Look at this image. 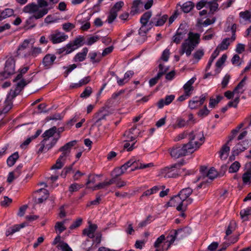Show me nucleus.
<instances>
[{
	"label": "nucleus",
	"mask_w": 251,
	"mask_h": 251,
	"mask_svg": "<svg viewBox=\"0 0 251 251\" xmlns=\"http://www.w3.org/2000/svg\"><path fill=\"white\" fill-rule=\"evenodd\" d=\"M193 190L190 187L182 189L176 196L171 199L170 203L172 206L176 207L178 211L186 210L187 206L191 204L193 199L189 198Z\"/></svg>",
	"instance_id": "1"
},
{
	"label": "nucleus",
	"mask_w": 251,
	"mask_h": 251,
	"mask_svg": "<svg viewBox=\"0 0 251 251\" xmlns=\"http://www.w3.org/2000/svg\"><path fill=\"white\" fill-rule=\"evenodd\" d=\"M48 3L45 0H39L38 4L35 3H29L23 8V12L29 14H32L30 19L34 18L36 20L41 19L46 15L49 12V8L46 7Z\"/></svg>",
	"instance_id": "2"
},
{
	"label": "nucleus",
	"mask_w": 251,
	"mask_h": 251,
	"mask_svg": "<svg viewBox=\"0 0 251 251\" xmlns=\"http://www.w3.org/2000/svg\"><path fill=\"white\" fill-rule=\"evenodd\" d=\"M200 42V34L190 32L188 34V38L181 46L179 54L181 55L186 53L187 56L191 54L192 51L198 45Z\"/></svg>",
	"instance_id": "3"
},
{
	"label": "nucleus",
	"mask_w": 251,
	"mask_h": 251,
	"mask_svg": "<svg viewBox=\"0 0 251 251\" xmlns=\"http://www.w3.org/2000/svg\"><path fill=\"white\" fill-rule=\"evenodd\" d=\"M189 142L187 143L189 144L192 148L193 152L199 148L202 144L204 141V137L202 131L199 130L193 131L188 134Z\"/></svg>",
	"instance_id": "4"
},
{
	"label": "nucleus",
	"mask_w": 251,
	"mask_h": 251,
	"mask_svg": "<svg viewBox=\"0 0 251 251\" xmlns=\"http://www.w3.org/2000/svg\"><path fill=\"white\" fill-rule=\"evenodd\" d=\"M183 164L182 162H179L171 165L170 167H165L161 170V174L166 178L175 177L179 175L182 174L180 168Z\"/></svg>",
	"instance_id": "5"
},
{
	"label": "nucleus",
	"mask_w": 251,
	"mask_h": 251,
	"mask_svg": "<svg viewBox=\"0 0 251 251\" xmlns=\"http://www.w3.org/2000/svg\"><path fill=\"white\" fill-rule=\"evenodd\" d=\"M191 146L189 144H184L182 146L176 145L169 150L171 156L174 158H178L185 156L188 153L193 152Z\"/></svg>",
	"instance_id": "6"
},
{
	"label": "nucleus",
	"mask_w": 251,
	"mask_h": 251,
	"mask_svg": "<svg viewBox=\"0 0 251 251\" xmlns=\"http://www.w3.org/2000/svg\"><path fill=\"white\" fill-rule=\"evenodd\" d=\"M31 40L25 39L18 46L16 51V56L24 58L30 57V50L31 44Z\"/></svg>",
	"instance_id": "7"
},
{
	"label": "nucleus",
	"mask_w": 251,
	"mask_h": 251,
	"mask_svg": "<svg viewBox=\"0 0 251 251\" xmlns=\"http://www.w3.org/2000/svg\"><path fill=\"white\" fill-rule=\"evenodd\" d=\"M68 36L58 30L52 31L49 35L48 39L53 44H59L66 40Z\"/></svg>",
	"instance_id": "8"
},
{
	"label": "nucleus",
	"mask_w": 251,
	"mask_h": 251,
	"mask_svg": "<svg viewBox=\"0 0 251 251\" xmlns=\"http://www.w3.org/2000/svg\"><path fill=\"white\" fill-rule=\"evenodd\" d=\"M15 62L13 58L9 57L6 60L3 72V76L8 77L15 73Z\"/></svg>",
	"instance_id": "9"
},
{
	"label": "nucleus",
	"mask_w": 251,
	"mask_h": 251,
	"mask_svg": "<svg viewBox=\"0 0 251 251\" xmlns=\"http://www.w3.org/2000/svg\"><path fill=\"white\" fill-rule=\"evenodd\" d=\"M168 19V16L166 14L161 15L158 14L152 18L150 23L151 25L160 26L163 25Z\"/></svg>",
	"instance_id": "10"
},
{
	"label": "nucleus",
	"mask_w": 251,
	"mask_h": 251,
	"mask_svg": "<svg viewBox=\"0 0 251 251\" xmlns=\"http://www.w3.org/2000/svg\"><path fill=\"white\" fill-rule=\"evenodd\" d=\"M76 140H73L66 143L63 146L61 147L59 149V151L62 152V154L60 155L61 158H64L66 159V157L69 155L71 149L76 144Z\"/></svg>",
	"instance_id": "11"
},
{
	"label": "nucleus",
	"mask_w": 251,
	"mask_h": 251,
	"mask_svg": "<svg viewBox=\"0 0 251 251\" xmlns=\"http://www.w3.org/2000/svg\"><path fill=\"white\" fill-rule=\"evenodd\" d=\"M187 33V29L184 28V26L181 25L177 29L176 33L173 38V41L176 44H179L181 41L184 39Z\"/></svg>",
	"instance_id": "12"
},
{
	"label": "nucleus",
	"mask_w": 251,
	"mask_h": 251,
	"mask_svg": "<svg viewBox=\"0 0 251 251\" xmlns=\"http://www.w3.org/2000/svg\"><path fill=\"white\" fill-rule=\"evenodd\" d=\"M56 58L54 54L48 53L46 54L42 60V64L46 69H48L53 64Z\"/></svg>",
	"instance_id": "13"
},
{
	"label": "nucleus",
	"mask_w": 251,
	"mask_h": 251,
	"mask_svg": "<svg viewBox=\"0 0 251 251\" xmlns=\"http://www.w3.org/2000/svg\"><path fill=\"white\" fill-rule=\"evenodd\" d=\"M250 145V141L248 140L243 141L237 144L233 148V152L235 154H238L240 152L246 150Z\"/></svg>",
	"instance_id": "14"
},
{
	"label": "nucleus",
	"mask_w": 251,
	"mask_h": 251,
	"mask_svg": "<svg viewBox=\"0 0 251 251\" xmlns=\"http://www.w3.org/2000/svg\"><path fill=\"white\" fill-rule=\"evenodd\" d=\"M58 138H53L50 144H47V142H44L42 140L41 143V147L39 149L38 152H43V150H45L46 151H49L50 150L53 146H54V145L56 143Z\"/></svg>",
	"instance_id": "15"
},
{
	"label": "nucleus",
	"mask_w": 251,
	"mask_h": 251,
	"mask_svg": "<svg viewBox=\"0 0 251 251\" xmlns=\"http://www.w3.org/2000/svg\"><path fill=\"white\" fill-rule=\"evenodd\" d=\"M150 28L151 27H148L147 25L142 24L138 32V35L141 36V38L137 39V41L140 43L144 42L146 39L147 33Z\"/></svg>",
	"instance_id": "16"
},
{
	"label": "nucleus",
	"mask_w": 251,
	"mask_h": 251,
	"mask_svg": "<svg viewBox=\"0 0 251 251\" xmlns=\"http://www.w3.org/2000/svg\"><path fill=\"white\" fill-rule=\"evenodd\" d=\"M97 226L96 224H90L88 228H85L83 230V233L84 234L87 235L90 238H93L95 237L94 233L97 229Z\"/></svg>",
	"instance_id": "17"
},
{
	"label": "nucleus",
	"mask_w": 251,
	"mask_h": 251,
	"mask_svg": "<svg viewBox=\"0 0 251 251\" xmlns=\"http://www.w3.org/2000/svg\"><path fill=\"white\" fill-rule=\"evenodd\" d=\"M175 96L171 95L167 96L165 100L161 99L157 103V105L159 108H162L165 105H169L174 100Z\"/></svg>",
	"instance_id": "18"
},
{
	"label": "nucleus",
	"mask_w": 251,
	"mask_h": 251,
	"mask_svg": "<svg viewBox=\"0 0 251 251\" xmlns=\"http://www.w3.org/2000/svg\"><path fill=\"white\" fill-rule=\"evenodd\" d=\"M196 79V77H192L188 80L183 86V89L185 93L191 95V92L194 90V87L192 85Z\"/></svg>",
	"instance_id": "19"
},
{
	"label": "nucleus",
	"mask_w": 251,
	"mask_h": 251,
	"mask_svg": "<svg viewBox=\"0 0 251 251\" xmlns=\"http://www.w3.org/2000/svg\"><path fill=\"white\" fill-rule=\"evenodd\" d=\"M56 127L55 126H53L45 131V132L42 134V136L44 138V139L43 140V142H47L50 137H52L56 133Z\"/></svg>",
	"instance_id": "20"
},
{
	"label": "nucleus",
	"mask_w": 251,
	"mask_h": 251,
	"mask_svg": "<svg viewBox=\"0 0 251 251\" xmlns=\"http://www.w3.org/2000/svg\"><path fill=\"white\" fill-rule=\"evenodd\" d=\"M88 50L87 48H84L82 52L77 53L75 56L74 60L75 62H81L85 60Z\"/></svg>",
	"instance_id": "21"
},
{
	"label": "nucleus",
	"mask_w": 251,
	"mask_h": 251,
	"mask_svg": "<svg viewBox=\"0 0 251 251\" xmlns=\"http://www.w3.org/2000/svg\"><path fill=\"white\" fill-rule=\"evenodd\" d=\"M233 41L231 40V37L225 38L222 41L221 43L218 46L216 49H218L219 51L220 50H226L230 45V43Z\"/></svg>",
	"instance_id": "22"
},
{
	"label": "nucleus",
	"mask_w": 251,
	"mask_h": 251,
	"mask_svg": "<svg viewBox=\"0 0 251 251\" xmlns=\"http://www.w3.org/2000/svg\"><path fill=\"white\" fill-rule=\"evenodd\" d=\"M25 226V224L23 223L20 225H16L13 226L8 228L6 232L7 236L11 235L15 232L18 231L21 228H23Z\"/></svg>",
	"instance_id": "23"
},
{
	"label": "nucleus",
	"mask_w": 251,
	"mask_h": 251,
	"mask_svg": "<svg viewBox=\"0 0 251 251\" xmlns=\"http://www.w3.org/2000/svg\"><path fill=\"white\" fill-rule=\"evenodd\" d=\"M136 128V126H133L128 131H126L125 132L124 136L127 138L126 141H132L136 139L137 135H135L133 132Z\"/></svg>",
	"instance_id": "24"
},
{
	"label": "nucleus",
	"mask_w": 251,
	"mask_h": 251,
	"mask_svg": "<svg viewBox=\"0 0 251 251\" xmlns=\"http://www.w3.org/2000/svg\"><path fill=\"white\" fill-rule=\"evenodd\" d=\"M160 188L158 186H153L152 188L150 189H148L145 191L143 194L140 196V199L142 200L143 198L144 197H149L150 196L156 193L159 190Z\"/></svg>",
	"instance_id": "25"
},
{
	"label": "nucleus",
	"mask_w": 251,
	"mask_h": 251,
	"mask_svg": "<svg viewBox=\"0 0 251 251\" xmlns=\"http://www.w3.org/2000/svg\"><path fill=\"white\" fill-rule=\"evenodd\" d=\"M14 11L11 8H6L0 12V21L14 15Z\"/></svg>",
	"instance_id": "26"
},
{
	"label": "nucleus",
	"mask_w": 251,
	"mask_h": 251,
	"mask_svg": "<svg viewBox=\"0 0 251 251\" xmlns=\"http://www.w3.org/2000/svg\"><path fill=\"white\" fill-rule=\"evenodd\" d=\"M67 221V220H65L62 222H58L55 224L54 228L56 230V232L58 233L59 234L66 230V228L64 225L66 223Z\"/></svg>",
	"instance_id": "27"
},
{
	"label": "nucleus",
	"mask_w": 251,
	"mask_h": 251,
	"mask_svg": "<svg viewBox=\"0 0 251 251\" xmlns=\"http://www.w3.org/2000/svg\"><path fill=\"white\" fill-rule=\"evenodd\" d=\"M224 175L222 173H218L214 168H210L206 174V176L210 179L213 180L218 176H221Z\"/></svg>",
	"instance_id": "28"
},
{
	"label": "nucleus",
	"mask_w": 251,
	"mask_h": 251,
	"mask_svg": "<svg viewBox=\"0 0 251 251\" xmlns=\"http://www.w3.org/2000/svg\"><path fill=\"white\" fill-rule=\"evenodd\" d=\"M246 79L247 77L245 76L234 88V92L240 94H243L244 93V90L243 89V87L246 84Z\"/></svg>",
	"instance_id": "29"
},
{
	"label": "nucleus",
	"mask_w": 251,
	"mask_h": 251,
	"mask_svg": "<svg viewBox=\"0 0 251 251\" xmlns=\"http://www.w3.org/2000/svg\"><path fill=\"white\" fill-rule=\"evenodd\" d=\"M240 216L243 221H248V216L251 215V207L241 210L240 212Z\"/></svg>",
	"instance_id": "30"
},
{
	"label": "nucleus",
	"mask_w": 251,
	"mask_h": 251,
	"mask_svg": "<svg viewBox=\"0 0 251 251\" xmlns=\"http://www.w3.org/2000/svg\"><path fill=\"white\" fill-rule=\"evenodd\" d=\"M18 158L19 154L17 152H16L12 154L7 159V163L8 166H9V167L13 166L15 164L16 160L18 159Z\"/></svg>",
	"instance_id": "31"
},
{
	"label": "nucleus",
	"mask_w": 251,
	"mask_h": 251,
	"mask_svg": "<svg viewBox=\"0 0 251 251\" xmlns=\"http://www.w3.org/2000/svg\"><path fill=\"white\" fill-rule=\"evenodd\" d=\"M66 159L64 158L59 157L56 160V163L54 164L51 168V169H60L64 166Z\"/></svg>",
	"instance_id": "32"
},
{
	"label": "nucleus",
	"mask_w": 251,
	"mask_h": 251,
	"mask_svg": "<svg viewBox=\"0 0 251 251\" xmlns=\"http://www.w3.org/2000/svg\"><path fill=\"white\" fill-rule=\"evenodd\" d=\"M31 80L32 77L27 79H22L17 83L16 88L18 89L20 91H21L24 87L31 82Z\"/></svg>",
	"instance_id": "33"
},
{
	"label": "nucleus",
	"mask_w": 251,
	"mask_h": 251,
	"mask_svg": "<svg viewBox=\"0 0 251 251\" xmlns=\"http://www.w3.org/2000/svg\"><path fill=\"white\" fill-rule=\"evenodd\" d=\"M194 4L191 1H187L183 3L181 9L184 13H188L194 8Z\"/></svg>",
	"instance_id": "34"
},
{
	"label": "nucleus",
	"mask_w": 251,
	"mask_h": 251,
	"mask_svg": "<svg viewBox=\"0 0 251 251\" xmlns=\"http://www.w3.org/2000/svg\"><path fill=\"white\" fill-rule=\"evenodd\" d=\"M228 144L224 145L220 151V156L221 158L226 159L227 158L228 152L230 151L229 147L227 145Z\"/></svg>",
	"instance_id": "35"
},
{
	"label": "nucleus",
	"mask_w": 251,
	"mask_h": 251,
	"mask_svg": "<svg viewBox=\"0 0 251 251\" xmlns=\"http://www.w3.org/2000/svg\"><path fill=\"white\" fill-rule=\"evenodd\" d=\"M242 180L244 184H250L251 183V170H248L242 176Z\"/></svg>",
	"instance_id": "36"
},
{
	"label": "nucleus",
	"mask_w": 251,
	"mask_h": 251,
	"mask_svg": "<svg viewBox=\"0 0 251 251\" xmlns=\"http://www.w3.org/2000/svg\"><path fill=\"white\" fill-rule=\"evenodd\" d=\"M188 123V121H186L184 119L182 118H178L176 120V124L173 125V127L176 129L177 127L181 128L186 126Z\"/></svg>",
	"instance_id": "37"
},
{
	"label": "nucleus",
	"mask_w": 251,
	"mask_h": 251,
	"mask_svg": "<svg viewBox=\"0 0 251 251\" xmlns=\"http://www.w3.org/2000/svg\"><path fill=\"white\" fill-rule=\"evenodd\" d=\"M137 163L135 164V165L134 166L135 167L134 168L131 170L132 171H134L137 169H143L153 166V164L151 163L144 164L140 163L139 161H137Z\"/></svg>",
	"instance_id": "38"
},
{
	"label": "nucleus",
	"mask_w": 251,
	"mask_h": 251,
	"mask_svg": "<svg viewBox=\"0 0 251 251\" xmlns=\"http://www.w3.org/2000/svg\"><path fill=\"white\" fill-rule=\"evenodd\" d=\"M42 52V50L39 47H34L32 45L30 50V56L36 57Z\"/></svg>",
	"instance_id": "39"
},
{
	"label": "nucleus",
	"mask_w": 251,
	"mask_h": 251,
	"mask_svg": "<svg viewBox=\"0 0 251 251\" xmlns=\"http://www.w3.org/2000/svg\"><path fill=\"white\" fill-rule=\"evenodd\" d=\"M219 50H218V49H215V50L214 51V52L212 54V55L209 60L208 64L206 67V71H207L210 68L212 62H213L214 59L217 57V56L219 55Z\"/></svg>",
	"instance_id": "40"
},
{
	"label": "nucleus",
	"mask_w": 251,
	"mask_h": 251,
	"mask_svg": "<svg viewBox=\"0 0 251 251\" xmlns=\"http://www.w3.org/2000/svg\"><path fill=\"white\" fill-rule=\"evenodd\" d=\"M218 0H213L211 1L207 2V7L209 8L212 13L215 12L218 8V4L217 3Z\"/></svg>",
	"instance_id": "41"
},
{
	"label": "nucleus",
	"mask_w": 251,
	"mask_h": 251,
	"mask_svg": "<svg viewBox=\"0 0 251 251\" xmlns=\"http://www.w3.org/2000/svg\"><path fill=\"white\" fill-rule=\"evenodd\" d=\"M151 16V11L145 12L141 17L140 19V22L142 24L147 25V23Z\"/></svg>",
	"instance_id": "42"
},
{
	"label": "nucleus",
	"mask_w": 251,
	"mask_h": 251,
	"mask_svg": "<svg viewBox=\"0 0 251 251\" xmlns=\"http://www.w3.org/2000/svg\"><path fill=\"white\" fill-rule=\"evenodd\" d=\"M240 166V164L239 162L235 161L230 165V167L229 168V173H233L237 172L239 170Z\"/></svg>",
	"instance_id": "43"
},
{
	"label": "nucleus",
	"mask_w": 251,
	"mask_h": 251,
	"mask_svg": "<svg viewBox=\"0 0 251 251\" xmlns=\"http://www.w3.org/2000/svg\"><path fill=\"white\" fill-rule=\"evenodd\" d=\"M12 107V103L10 100H6L5 101L4 106L2 110V111H0V115L2 113H7Z\"/></svg>",
	"instance_id": "44"
},
{
	"label": "nucleus",
	"mask_w": 251,
	"mask_h": 251,
	"mask_svg": "<svg viewBox=\"0 0 251 251\" xmlns=\"http://www.w3.org/2000/svg\"><path fill=\"white\" fill-rule=\"evenodd\" d=\"M83 185L79 184L76 183L72 184L69 187V191L72 194L74 192L77 191L79 189L82 188Z\"/></svg>",
	"instance_id": "45"
},
{
	"label": "nucleus",
	"mask_w": 251,
	"mask_h": 251,
	"mask_svg": "<svg viewBox=\"0 0 251 251\" xmlns=\"http://www.w3.org/2000/svg\"><path fill=\"white\" fill-rule=\"evenodd\" d=\"M204 55V50L203 49H200L197 50L193 54V58L197 60V62L199 61Z\"/></svg>",
	"instance_id": "46"
},
{
	"label": "nucleus",
	"mask_w": 251,
	"mask_h": 251,
	"mask_svg": "<svg viewBox=\"0 0 251 251\" xmlns=\"http://www.w3.org/2000/svg\"><path fill=\"white\" fill-rule=\"evenodd\" d=\"M197 98V97H196L194 98V99ZM200 106H201V105L198 100H190L189 102L188 107L191 109L198 108Z\"/></svg>",
	"instance_id": "47"
},
{
	"label": "nucleus",
	"mask_w": 251,
	"mask_h": 251,
	"mask_svg": "<svg viewBox=\"0 0 251 251\" xmlns=\"http://www.w3.org/2000/svg\"><path fill=\"white\" fill-rule=\"evenodd\" d=\"M137 161L135 159L132 158L128 160L127 162L125 163L124 165H123L122 167V169L126 171L127 168L130 167L131 165L135 166V164H137Z\"/></svg>",
	"instance_id": "48"
},
{
	"label": "nucleus",
	"mask_w": 251,
	"mask_h": 251,
	"mask_svg": "<svg viewBox=\"0 0 251 251\" xmlns=\"http://www.w3.org/2000/svg\"><path fill=\"white\" fill-rule=\"evenodd\" d=\"M152 218V216L151 215H149L147 216L146 219L145 220H143L140 222L138 225V228H143L144 227H145L147 225L151 223V219Z\"/></svg>",
	"instance_id": "49"
},
{
	"label": "nucleus",
	"mask_w": 251,
	"mask_h": 251,
	"mask_svg": "<svg viewBox=\"0 0 251 251\" xmlns=\"http://www.w3.org/2000/svg\"><path fill=\"white\" fill-rule=\"evenodd\" d=\"M210 112V111L207 109L206 105H204L203 108L199 110L198 112V115L201 118H203L207 116Z\"/></svg>",
	"instance_id": "50"
},
{
	"label": "nucleus",
	"mask_w": 251,
	"mask_h": 251,
	"mask_svg": "<svg viewBox=\"0 0 251 251\" xmlns=\"http://www.w3.org/2000/svg\"><path fill=\"white\" fill-rule=\"evenodd\" d=\"M236 223L234 222H231L229 224L227 229L226 230V236L230 235L232 232L235 229Z\"/></svg>",
	"instance_id": "51"
},
{
	"label": "nucleus",
	"mask_w": 251,
	"mask_h": 251,
	"mask_svg": "<svg viewBox=\"0 0 251 251\" xmlns=\"http://www.w3.org/2000/svg\"><path fill=\"white\" fill-rule=\"evenodd\" d=\"M177 231L176 230H174L173 231V233L169 235V236H167V242H168V247L170 246V245L174 243V242L175 241V240H176V236L177 235Z\"/></svg>",
	"instance_id": "52"
},
{
	"label": "nucleus",
	"mask_w": 251,
	"mask_h": 251,
	"mask_svg": "<svg viewBox=\"0 0 251 251\" xmlns=\"http://www.w3.org/2000/svg\"><path fill=\"white\" fill-rule=\"evenodd\" d=\"M92 93V89L91 87H87L84 91L80 94V97L86 98L89 97Z\"/></svg>",
	"instance_id": "53"
},
{
	"label": "nucleus",
	"mask_w": 251,
	"mask_h": 251,
	"mask_svg": "<svg viewBox=\"0 0 251 251\" xmlns=\"http://www.w3.org/2000/svg\"><path fill=\"white\" fill-rule=\"evenodd\" d=\"M239 15L243 20L245 21L249 20L251 18V11L246 10L244 12H241L240 13Z\"/></svg>",
	"instance_id": "54"
},
{
	"label": "nucleus",
	"mask_w": 251,
	"mask_h": 251,
	"mask_svg": "<svg viewBox=\"0 0 251 251\" xmlns=\"http://www.w3.org/2000/svg\"><path fill=\"white\" fill-rule=\"evenodd\" d=\"M18 89L15 88L14 90H11L7 96V100H11L15 97H16L20 92Z\"/></svg>",
	"instance_id": "55"
},
{
	"label": "nucleus",
	"mask_w": 251,
	"mask_h": 251,
	"mask_svg": "<svg viewBox=\"0 0 251 251\" xmlns=\"http://www.w3.org/2000/svg\"><path fill=\"white\" fill-rule=\"evenodd\" d=\"M124 3L123 1H120L116 2L115 5L111 8V10L113 12H115L116 13L120 11L121 8L123 6Z\"/></svg>",
	"instance_id": "56"
},
{
	"label": "nucleus",
	"mask_w": 251,
	"mask_h": 251,
	"mask_svg": "<svg viewBox=\"0 0 251 251\" xmlns=\"http://www.w3.org/2000/svg\"><path fill=\"white\" fill-rule=\"evenodd\" d=\"M100 39V37L98 35H94L88 37L87 39V45L90 46L94 43L96 42Z\"/></svg>",
	"instance_id": "57"
},
{
	"label": "nucleus",
	"mask_w": 251,
	"mask_h": 251,
	"mask_svg": "<svg viewBox=\"0 0 251 251\" xmlns=\"http://www.w3.org/2000/svg\"><path fill=\"white\" fill-rule=\"evenodd\" d=\"M162 76V73H158L157 75L151 79L149 81V84L150 86L152 87L154 86L158 81L159 79Z\"/></svg>",
	"instance_id": "58"
},
{
	"label": "nucleus",
	"mask_w": 251,
	"mask_h": 251,
	"mask_svg": "<svg viewBox=\"0 0 251 251\" xmlns=\"http://www.w3.org/2000/svg\"><path fill=\"white\" fill-rule=\"evenodd\" d=\"M66 51L65 54H68L70 53L77 48V47H75L71 42L68 44L66 46Z\"/></svg>",
	"instance_id": "59"
},
{
	"label": "nucleus",
	"mask_w": 251,
	"mask_h": 251,
	"mask_svg": "<svg viewBox=\"0 0 251 251\" xmlns=\"http://www.w3.org/2000/svg\"><path fill=\"white\" fill-rule=\"evenodd\" d=\"M96 176H98V175H96ZM96 176L90 174L88 176L87 181L86 182V185L87 188H90L88 186L89 184L90 183L94 184L96 182Z\"/></svg>",
	"instance_id": "60"
},
{
	"label": "nucleus",
	"mask_w": 251,
	"mask_h": 251,
	"mask_svg": "<svg viewBox=\"0 0 251 251\" xmlns=\"http://www.w3.org/2000/svg\"><path fill=\"white\" fill-rule=\"evenodd\" d=\"M227 58L226 54H223L222 57L217 61L216 66L217 68H220L225 62Z\"/></svg>",
	"instance_id": "61"
},
{
	"label": "nucleus",
	"mask_w": 251,
	"mask_h": 251,
	"mask_svg": "<svg viewBox=\"0 0 251 251\" xmlns=\"http://www.w3.org/2000/svg\"><path fill=\"white\" fill-rule=\"evenodd\" d=\"M75 27V25L70 23H66L62 25V28L64 30L69 32Z\"/></svg>",
	"instance_id": "62"
},
{
	"label": "nucleus",
	"mask_w": 251,
	"mask_h": 251,
	"mask_svg": "<svg viewBox=\"0 0 251 251\" xmlns=\"http://www.w3.org/2000/svg\"><path fill=\"white\" fill-rule=\"evenodd\" d=\"M58 246L62 251H73L68 244L66 243L61 242L59 243Z\"/></svg>",
	"instance_id": "63"
},
{
	"label": "nucleus",
	"mask_w": 251,
	"mask_h": 251,
	"mask_svg": "<svg viewBox=\"0 0 251 251\" xmlns=\"http://www.w3.org/2000/svg\"><path fill=\"white\" fill-rule=\"evenodd\" d=\"M240 58L238 54H235L231 59V62L234 65L240 66L241 62H240Z\"/></svg>",
	"instance_id": "64"
}]
</instances>
